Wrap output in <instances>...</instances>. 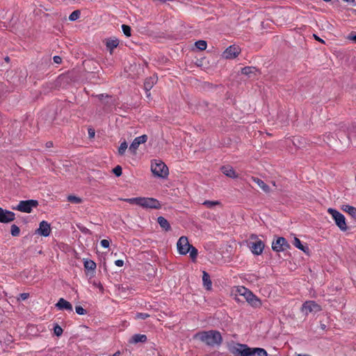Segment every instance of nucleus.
Listing matches in <instances>:
<instances>
[{
    "label": "nucleus",
    "instance_id": "6e6d98bb",
    "mask_svg": "<svg viewBox=\"0 0 356 356\" xmlns=\"http://www.w3.org/2000/svg\"><path fill=\"white\" fill-rule=\"evenodd\" d=\"M58 79H59V80L63 79H65V76L62 75V76H60Z\"/></svg>",
    "mask_w": 356,
    "mask_h": 356
},
{
    "label": "nucleus",
    "instance_id": "4d7b16f0",
    "mask_svg": "<svg viewBox=\"0 0 356 356\" xmlns=\"http://www.w3.org/2000/svg\"><path fill=\"white\" fill-rule=\"evenodd\" d=\"M104 97V95L103 94H101L99 95V99H102V97Z\"/></svg>",
    "mask_w": 356,
    "mask_h": 356
},
{
    "label": "nucleus",
    "instance_id": "aec40b11",
    "mask_svg": "<svg viewBox=\"0 0 356 356\" xmlns=\"http://www.w3.org/2000/svg\"><path fill=\"white\" fill-rule=\"evenodd\" d=\"M83 265L86 270L90 271L91 275H93L97 267L96 263L91 259H86L83 262Z\"/></svg>",
    "mask_w": 356,
    "mask_h": 356
},
{
    "label": "nucleus",
    "instance_id": "2eb2a0df",
    "mask_svg": "<svg viewBox=\"0 0 356 356\" xmlns=\"http://www.w3.org/2000/svg\"><path fill=\"white\" fill-rule=\"evenodd\" d=\"M321 307L314 301H306L302 306V312H319Z\"/></svg>",
    "mask_w": 356,
    "mask_h": 356
},
{
    "label": "nucleus",
    "instance_id": "052dcab7",
    "mask_svg": "<svg viewBox=\"0 0 356 356\" xmlns=\"http://www.w3.org/2000/svg\"><path fill=\"white\" fill-rule=\"evenodd\" d=\"M349 139H351L352 136L350 135L348 136Z\"/></svg>",
    "mask_w": 356,
    "mask_h": 356
},
{
    "label": "nucleus",
    "instance_id": "e433bc0d",
    "mask_svg": "<svg viewBox=\"0 0 356 356\" xmlns=\"http://www.w3.org/2000/svg\"><path fill=\"white\" fill-rule=\"evenodd\" d=\"M149 314L148 313H136L134 316L135 320L143 319L145 320L147 318L149 317Z\"/></svg>",
    "mask_w": 356,
    "mask_h": 356
},
{
    "label": "nucleus",
    "instance_id": "bb28decb",
    "mask_svg": "<svg viewBox=\"0 0 356 356\" xmlns=\"http://www.w3.org/2000/svg\"><path fill=\"white\" fill-rule=\"evenodd\" d=\"M256 68L254 67H245L242 68L241 72L243 74L250 76L251 74H254Z\"/></svg>",
    "mask_w": 356,
    "mask_h": 356
},
{
    "label": "nucleus",
    "instance_id": "4468645a",
    "mask_svg": "<svg viewBox=\"0 0 356 356\" xmlns=\"http://www.w3.org/2000/svg\"><path fill=\"white\" fill-rule=\"evenodd\" d=\"M147 140V136L145 134L135 138L129 146V150L133 153H136L139 145L140 144H143V143H146Z\"/></svg>",
    "mask_w": 356,
    "mask_h": 356
},
{
    "label": "nucleus",
    "instance_id": "8fccbe9b",
    "mask_svg": "<svg viewBox=\"0 0 356 356\" xmlns=\"http://www.w3.org/2000/svg\"><path fill=\"white\" fill-rule=\"evenodd\" d=\"M314 38H315L316 40H318V41H319V42H322V43H324V40H322V39H321V38H320L319 37H318L316 35H314Z\"/></svg>",
    "mask_w": 356,
    "mask_h": 356
},
{
    "label": "nucleus",
    "instance_id": "4c0bfd02",
    "mask_svg": "<svg viewBox=\"0 0 356 356\" xmlns=\"http://www.w3.org/2000/svg\"><path fill=\"white\" fill-rule=\"evenodd\" d=\"M112 171L116 177H120L122 175V168L120 165H117L113 169Z\"/></svg>",
    "mask_w": 356,
    "mask_h": 356
},
{
    "label": "nucleus",
    "instance_id": "79ce46f5",
    "mask_svg": "<svg viewBox=\"0 0 356 356\" xmlns=\"http://www.w3.org/2000/svg\"><path fill=\"white\" fill-rule=\"evenodd\" d=\"M100 244L104 248H107L109 247V241L106 240V239H103L100 241Z\"/></svg>",
    "mask_w": 356,
    "mask_h": 356
},
{
    "label": "nucleus",
    "instance_id": "c756f323",
    "mask_svg": "<svg viewBox=\"0 0 356 356\" xmlns=\"http://www.w3.org/2000/svg\"><path fill=\"white\" fill-rule=\"evenodd\" d=\"M80 15L81 11L79 10H76L70 15L68 19L70 21H76L80 17Z\"/></svg>",
    "mask_w": 356,
    "mask_h": 356
},
{
    "label": "nucleus",
    "instance_id": "a18cd8bd",
    "mask_svg": "<svg viewBox=\"0 0 356 356\" xmlns=\"http://www.w3.org/2000/svg\"><path fill=\"white\" fill-rule=\"evenodd\" d=\"M95 134V130L92 128L88 129V135L90 138H94Z\"/></svg>",
    "mask_w": 356,
    "mask_h": 356
},
{
    "label": "nucleus",
    "instance_id": "37998d69",
    "mask_svg": "<svg viewBox=\"0 0 356 356\" xmlns=\"http://www.w3.org/2000/svg\"><path fill=\"white\" fill-rule=\"evenodd\" d=\"M348 40H353L355 43H356V33H354V32H351L348 36Z\"/></svg>",
    "mask_w": 356,
    "mask_h": 356
},
{
    "label": "nucleus",
    "instance_id": "3c124183",
    "mask_svg": "<svg viewBox=\"0 0 356 356\" xmlns=\"http://www.w3.org/2000/svg\"><path fill=\"white\" fill-rule=\"evenodd\" d=\"M72 310H73L72 305V304H70V303L68 302V312H72Z\"/></svg>",
    "mask_w": 356,
    "mask_h": 356
},
{
    "label": "nucleus",
    "instance_id": "de8ad7c7",
    "mask_svg": "<svg viewBox=\"0 0 356 356\" xmlns=\"http://www.w3.org/2000/svg\"><path fill=\"white\" fill-rule=\"evenodd\" d=\"M343 1L346 2V3H348L352 4V5H355L356 4L355 0H343Z\"/></svg>",
    "mask_w": 356,
    "mask_h": 356
},
{
    "label": "nucleus",
    "instance_id": "f03ea898",
    "mask_svg": "<svg viewBox=\"0 0 356 356\" xmlns=\"http://www.w3.org/2000/svg\"><path fill=\"white\" fill-rule=\"evenodd\" d=\"M199 339L207 346H220L222 343V338L221 334L218 330H209L200 332L196 334Z\"/></svg>",
    "mask_w": 356,
    "mask_h": 356
},
{
    "label": "nucleus",
    "instance_id": "7c9ffc66",
    "mask_svg": "<svg viewBox=\"0 0 356 356\" xmlns=\"http://www.w3.org/2000/svg\"><path fill=\"white\" fill-rule=\"evenodd\" d=\"M56 307L59 310L67 309V300L63 298H60L56 304Z\"/></svg>",
    "mask_w": 356,
    "mask_h": 356
},
{
    "label": "nucleus",
    "instance_id": "c9c22d12",
    "mask_svg": "<svg viewBox=\"0 0 356 356\" xmlns=\"http://www.w3.org/2000/svg\"><path fill=\"white\" fill-rule=\"evenodd\" d=\"M122 30L124 33V34L127 36V37H130L131 36V27L128 25H126V24H122Z\"/></svg>",
    "mask_w": 356,
    "mask_h": 356
},
{
    "label": "nucleus",
    "instance_id": "412c9836",
    "mask_svg": "<svg viewBox=\"0 0 356 356\" xmlns=\"http://www.w3.org/2000/svg\"><path fill=\"white\" fill-rule=\"evenodd\" d=\"M252 179L263 190L264 192L268 193L270 191V187L261 179L252 177Z\"/></svg>",
    "mask_w": 356,
    "mask_h": 356
},
{
    "label": "nucleus",
    "instance_id": "c03bdc74",
    "mask_svg": "<svg viewBox=\"0 0 356 356\" xmlns=\"http://www.w3.org/2000/svg\"><path fill=\"white\" fill-rule=\"evenodd\" d=\"M115 264L118 267H122L124 265V261L122 259H118L115 261Z\"/></svg>",
    "mask_w": 356,
    "mask_h": 356
},
{
    "label": "nucleus",
    "instance_id": "6ab92c4d",
    "mask_svg": "<svg viewBox=\"0 0 356 356\" xmlns=\"http://www.w3.org/2000/svg\"><path fill=\"white\" fill-rule=\"evenodd\" d=\"M202 282H203L204 287L207 290H211V289L212 282H211V278H210V275L206 271H203V273H202Z\"/></svg>",
    "mask_w": 356,
    "mask_h": 356
},
{
    "label": "nucleus",
    "instance_id": "9d476101",
    "mask_svg": "<svg viewBox=\"0 0 356 356\" xmlns=\"http://www.w3.org/2000/svg\"><path fill=\"white\" fill-rule=\"evenodd\" d=\"M289 248V245L284 237H278L272 243V249L275 252H282Z\"/></svg>",
    "mask_w": 356,
    "mask_h": 356
},
{
    "label": "nucleus",
    "instance_id": "13d9d810",
    "mask_svg": "<svg viewBox=\"0 0 356 356\" xmlns=\"http://www.w3.org/2000/svg\"><path fill=\"white\" fill-rule=\"evenodd\" d=\"M323 1H325V2H330V1H331L332 0H323Z\"/></svg>",
    "mask_w": 356,
    "mask_h": 356
},
{
    "label": "nucleus",
    "instance_id": "a878e982",
    "mask_svg": "<svg viewBox=\"0 0 356 356\" xmlns=\"http://www.w3.org/2000/svg\"><path fill=\"white\" fill-rule=\"evenodd\" d=\"M154 78H149L145 79L144 83V88L147 91H149L153 87V85L154 83Z\"/></svg>",
    "mask_w": 356,
    "mask_h": 356
},
{
    "label": "nucleus",
    "instance_id": "b1692460",
    "mask_svg": "<svg viewBox=\"0 0 356 356\" xmlns=\"http://www.w3.org/2000/svg\"><path fill=\"white\" fill-rule=\"evenodd\" d=\"M106 47L109 49L111 54H112L113 50L116 48L119 44V41L118 39H109L106 41Z\"/></svg>",
    "mask_w": 356,
    "mask_h": 356
},
{
    "label": "nucleus",
    "instance_id": "680f3d73",
    "mask_svg": "<svg viewBox=\"0 0 356 356\" xmlns=\"http://www.w3.org/2000/svg\"><path fill=\"white\" fill-rule=\"evenodd\" d=\"M273 186H275V181H273Z\"/></svg>",
    "mask_w": 356,
    "mask_h": 356
},
{
    "label": "nucleus",
    "instance_id": "4be33fe9",
    "mask_svg": "<svg viewBox=\"0 0 356 356\" xmlns=\"http://www.w3.org/2000/svg\"><path fill=\"white\" fill-rule=\"evenodd\" d=\"M157 222L159 224L160 227L165 231L168 232L170 230L171 226L169 222L163 216H159L157 218Z\"/></svg>",
    "mask_w": 356,
    "mask_h": 356
},
{
    "label": "nucleus",
    "instance_id": "ea45409f",
    "mask_svg": "<svg viewBox=\"0 0 356 356\" xmlns=\"http://www.w3.org/2000/svg\"><path fill=\"white\" fill-rule=\"evenodd\" d=\"M294 314L291 313H289L287 316L284 314H282V318H280V321L281 323H283L282 320H287L289 318H293Z\"/></svg>",
    "mask_w": 356,
    "mask_h": 356
},
{
    "label": "nucleus",
    "instance_id": "393cba45",
    "mask_svg": "<svg viewBox=\"0 0 356 356\" xmlns=\"http://www.w3.org/2000/svg\"><path fill=\"white\" fill-rule=\"evenodd\" d=\"M293 245L296 248L303 251L304 252H306L309 250V248L307 247L304 246L302 244L300 240L296 237L294 238Z\"/></svg>",
    "mask_w": 356,
    "mask_h": 356
},
{
    "label": "nucleus",
    "instance_id": "9b49d317",
    "mask_svg": "<svg viewBox=\"0 0 356 356\" xmlns=\"http://www.w3.org/2000/svg\"><path fill=\"white\" fill-rule=\"evenodd\" d=\"M240 53L241 49L238 46L231 45L224 51L222 56L226 59H233L237 57Z\"/></svg>",
    "mask_w": 356,
    "mask_h": 356
},
{
    "label": "nucleus",
    "instance_id": "09e8293b",
    "mask_svg": "<svg viewBox=\"0 0 356 356\" xmlns=\"http://www.w3.org/2000/svg\"><path fill=\"white\" fill-rule=\"evenodd\" d=\"M76 312H86V310L84 309H83V307L81 306H76Z\"/></svg>",
    "mask_w": 356,
    "mask_h": 356
},
{
    "label": "nucleus",
    "instance_id": "473e14b6",
    "mask_svg": "<svg viewBox=\"0 0 356 356\" xmlns=\"http://www.w3.org/2000/svg\"><path fill=\"white\" fill-rule=\"evenodd\" d=\"M220 204V202L219 201H210V200H205L203 202V205L207 207V208H213L214 206Z\"/></svg>",
    "mask_w": 356,
    "mask_h": 356
},
{
    "label": "nucleus",
    "instance_id": "58836bf2",
    "mask_svg": "<svg viewBox=\"0 0 356 356\" xmlns=\"http://www.w3.org/2000/svg\"><path fill=\"white\" fill-rule=\"evenodd\" d=\"M54 332L56 336L59 337L63 333V329L58 325H56L54 327Z\"/></svg>",
    "mask_w": 356,
    "mask_h": 356
},
{
    "label": "nucleus",
    "instance_id": "f3484780",
    "mask_svg": "<svg viewBox=\"0 0 356 356\" xmlns=\"http://www.w3.org/2000/svg\"><path fill=\"white\" fill-rule=\"evenodd\" d=\"M147 340V337L145 334H134L129 340V343H138L139 342L140 343H145Z\"/></svg>",
    "mask_w": 356,
    "mask_h": 356
},
{
    "label": "nucleus",
    "instance_id": "72a5a7b5",
    "mask_svg": "<svg viewBox=\"0 0 356 356\" xmlns=\"http://www.w3.org/2000/svg\"><path fill=\"white\" fill-rule=\"evenodd\" d=\"M127 143L126 141H124L122 143H121L119 148H118V153L120 155H123L126 151V149H127Z\"/></svg>",
    "mask_w": 356,
    "mask_h": 356
},
{
    "label": "nucleus",
    "instance_id": "423d86ee",
    "mask_svg": "<svg viewBox=\"0 0 356 356\" xmlns=\"http://www.w3.org/2000/svg\"><path fill=\"white\" fill-rule=\"evenodd\" d=\"M248 346L232 341L228 346V350L234 356H247Z\"/></svg>",
    "mask_w": 356,
    "mask_h": 356
},
{
    "label": "nucleus",
    "instance_id": "f257e3e1",
    "mask_svg": "<svg viewBox=\"0 0 356 356\" xmlns=\"http://www.w3.org/2000/svg\"><path fill=\"white\" fill-rule=\"evenodd\" d=\"M123 201L131 204H136L143 209H161V204L159 201L153 197H138L132 198L123 199Z\"/></svg>",
    "mask_w": 356,
    "mask_h": 356
},
{
    "label": "nucleus",
    "instance_id": "dca6fc26",
    "mask_svg": "<svg viewBox=\"0 0 356 356\" xmlns=\"http://www.w3.org/2000/svg\"><path fill=\"white\" fill-rule=\"evenodd\" d=\"M247 356H268V353L263 348L248 346Z\"/></svg>",
    "mask_w": 356,
    "mask_h": 356
},
{
    "label": "nucleus",
    "instance_id": "7ed1b4c3",
    "mask_svg": "<svg viewBox=\"0 0 356 356\" xmlns=\"http://www.w3.org/2000/svg\"><path fill=\"white\" fill-rule=\"evenodd\" d=\"M238 295L244 297L246 301L254 308H259L261 305V300L252 293L251 291L243 286L236 288Z\"/></svg>",
    "mask_w": 356,
    "mask_h": 356
},
{
    "label": "nucleus",
    "instance_id": "a19ab883",
    "mask_svg": "<svg viewBox=\"0 0 356 356\" xmlns=\"http://www.w3.org/2000/svg\"><path fill=\"white\" fill-rule=\"evenodd\" d=\"M29 297V293H20L19 297L17 298L18 300H25Z\"/></svg>",
    "mask_w": 356,
    "mask_h": 356
},
{
    "label": "nucleus",
    "instance_id": "bf43d9fd",
    "mask_svg": "<svg viewBox=\"0 0 356 356\" xmlns=\"http://www.w3.org/2000/svg\"><path fill=\"white\" fill-rule=\"evenodd\" d=\"M78 314H80V315H83L85 314L86 313H83V312H81V313H77Z\"/></svg>",
    "mask_w": 356,
    "mask_h": 356
},
{
    "label": "nucleus",
    "instance_id": "0eeeda50",
    "mask_svg": "<svg viewBox=\"0 0 356 356\" xmlns=\"http://www.w3.org/2000/svg\"><path fill=\"white\" fill-rule=\"evenodd\" d=\"M38 205V201L34 200L20 201L17 206L13 207V209L21 212L31 213L33 209L37 207Z\"/></svg>",
    "mask_w": 356,
    "mask_h": 356
},
{
    "label": "nucleus",
    "instance_id": "a211bd4d",
    "mask_svg": "<svg viewBox=\"0 0 356 356\" xmlns=\"http://www.w3.org/2000/svg\"><path fill=\"white\" fill-rule=\"evenodd\" d=\"M221 171L225 175H226L228 177L233 178V179L238 177L237 173L234 170V168L231 166H229V165L222 166L221 168Z\"/></svg>",
    "mask_w": 356,
    "mask_h": 356
},
{
    "label": "nucleus",
    "instance_id": "ddd939ff",
    "mask_svg": "<svg viewBox=\"0 0 356 356\" xmlns=\"http://www.w3.org/2000/svg\"><path fill=\"white\" fill-rule=\"evenodd\" d=\"M35 233L45 237L49 236L51 233L50 224L47 221L42 220L40 222L39 227L36 229Z\"/></svg>",
    "mask_w": 356,
    "mask_h": 356
},
{
    "label": "nucleus",
    "instance_id": "864d4df0",
    "mask_svg": "<svg viewBox=\"0 0 356 356\" xmlns=\"http://www.w3.org/2000/svg\"><path fill=\"white\" fill-rule=\"evenodd\" d=\"M296 356H311V355H308V354H298Z\"/></svg>",
    "mask_w": 356,
    "mask_h": 356
},
{
    "label": "nucleus",
    "instance_id": "49530a36",
    "mask_svg": "<svg viewBox=\"0 0 356 356\" xmlns=\"http://www.w3.org/2000/svg\"><path fill=\"white\" fill-rule=\"evenodd\" d=\"M54 63H56V64H60V63H61V61H62V59H61V58H60V56H55L54 57Z\"/></svg>",
    "mask_w": 356,
    "mask_h": 356
},
{
    "label": "nucleus",
    "instance_id": "5fc2aeb1",
    "mask_svg": "<svg viewBox=\"0 0 356 356\" xmlns=\"http://www.w3.org/2000/svg\"><path fill=\"white\" fill-rule=\"evenodd\" d=\"M321 328H322L323 330H325V327H326V325H325V324H321Z\"/></svg>",
    "mask_w": 356,
    "mask_h": 356
},
{
    "label": "nucleus",
    "instance_id": "1a4fd4ad",
    "mask_svg": "<svg viewBox=\"0 0 356 356\" xmlns=\"http://www.w3.org/2000/svg\"><path fill=\"white\" fill-rule=\"evenodd\" d=\"M251 238H256V241L250 243V248L251 249L252 252L255 255H260L264 249V242L258 239L257 236L252 235Z\"/></svg>",
    "mask_w": 356,
    "mask_h": 356
},
{
    "label": "nucleus",
    "instance_id": "6e6552de",
    "mask_svg": "<svg viewBox=\"0 0 356 356\" xmlns=\"http://www.w3.org/2000/svg\"><path fill=\"white\" fill-rule=\"evenodd\" d=\"M191 245L189 243L188 237L181 236L177 243V251L180 254L186 255L188 253Z\"/></svg>",
    "mask_w": 356,
    "mask_h": 356
},
{
    "label": "nucleus",
    "instance_id": "c85d7f7f",
    "mask_svg": "<svg viewBox=\"0 0 356 356\" xmlns=\"http://www.w3.org/2000/svg\"><path fill=\"white\" fill-rule=\"evenodd\" d=\"M195 45L198 49L201 51L205 50L207 47V42L205 40H202L195 42Z\"/></svg>",
    "mask_w": 356,
    "mask_h": 356
},
{
    "label": "nucleus",
    "instance_id": "5701e85b",
    "mask_svg": "<svg viewBox=\"0 0 356 356\" xmlns=\"http://www.w3.org/2000/svg\"><path fill=\"white\" fill-rule=\"evenodd\" d=\"M341 209L348 213L353 218L356 219V208L348 204H343L341 207Z\"/></svg>",
    "mask_w": 356,
    "mask_h": 356
},
{
    "label": "nucleus",
    "instance_id": "603ef678",
    "mask_svg": "<svg viewBox=\"0 0 356 356\" xmlns=\"http://www.w3.org/2000/svg\"><path fill=\"white\" fill-rule=\"evenodd\" d=\"M120 350H118L117 352H115L113 355H112L111 356H120Z\"/></svg>",
    "mask_w": 356,
    "mask_h": 356
},
{
    "label": "nucleus",
    "instance_id": "f704fd0d",
    "mask_svg": "<svg viewBox=\"0 0 356 356\" xmlns=\"http://www.w3.org/2000/svg\"><path fill=\"white\" fill-rule=\"evenodd\" d=\"M10 232L13 236H17L19 234L20 229L16 225H12L10 227Z\"/></svg>",
    "mask_w": 356,
    "mask_h": 356
},
{
    "label": "nucleus",
    "instance_id": "20e7f679",
    "mask_svg": "<svg viewBox=\"0 0 356 356\" xmlns=\"http://www.w3.org/2000/svg\"><path fill=\"white\" fill-rule=\"evenodd\" d=\"M151 170L155 176L162 178L166 177L169 174L168 166L161 160H154L152 162Z\"/></svg>",
    "mask_w": 356,
    "mask_h": 356
},
{
    "label": "nucleus",
    "instance_id": "f8f14e48",
    "mask_svg": "<svg viewBox=\"0 0 356 356\" xmlns=\"http://www.w3.org/2000/svg\"><path fill=\"white\" fill-rule=\"evenodd\" d=\"M15 218V214L8 210L0 207V222L8 223L13 221Z\"/></svg>",
    "mask_w": 356,
    "mask_h": 356
},
{
    "label": "nucleus",
    "instance_id": "2f4dec72",
    "mask_svg": "<svg viewBox=\"0 0 356 356\" xmlns=\"http://www.w3.org/2000/svg\"><path fill=\"white\" fill-rule=\"evenodd\" d=\"M68 202L72 204H80L82 202V199L79 197L74 195H68Z\"/></svg>",
    "mask_w": 356,
    "mask_h": 356
},
{
    "label": "nucleus",
    "instance_id": "39448f33",
    "mask_svg": "<svg viewBox=\"0 0 356 356\" xmlns=\"http://www.w3.org/2000/svg\"><path fill=\"white\" fill-rule=\"evenodd\" d=\"M327 212L332 216L336 225L341 231H346L348 229L344 216L334 209L329 208Z\"/></svg>",
    "mask_w": 356,
    "mask_h": 356
},
{
    "label": "nucleus",
    "instance_id": "cd10ccee",
    "mask_svg": "<svg viewBox=\"0 0 356 356\" xmlns=\"http://www.w3.org/2000/svg\"><path fill=\"white\" fill-rule=\"evenodd\" d=\"M188 253L190 254V257L191 258V259L193 261H195L197 257V254H198L197 248H195L194 246L191 245L190 247V250H189Z\"/></svg>",
    "mask_w": 356,
    "mask_h": 356
}]
</instances>
